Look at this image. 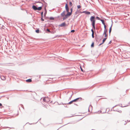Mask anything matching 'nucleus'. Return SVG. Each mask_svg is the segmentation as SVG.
I'll list each match as a JSON object with an SVG mask.
<instances>
[{
    "mask_svg": "<svg viewBox=\"0 0 130 130\" xmlns=\"http://www.w3.org/2000/svg\"><path fill=\"white\" fill-rule=\"evenodd\" d=\"M79 13H82V12H81V11H79Z\"/></svg>",
    "mask_w": 130,
    "mask_h": 130,
    "instance_id": "nucleus-43",
    "label": "nucleus"
},
{
    "mask_svg": "<svg viewBox=\"0 0 130 130\" xmlns=\"http://www.w3.org/2000/svg\"><path fill=\"white\" fill-rule=\"evenodd\" d=\"M81 6L80 5H78L77 6V7L78 9H79L81 7Z\"/></svg>",
    "mask_w": 130,
    "mask_h": 130,
    "instance_id": "nucleus-30",
    "label": "nucleus"
},
{
    "mask_svg": "<svg viewBox=\"0 0 130 130\" xmlns=\"http://www.w3.org/2000/svg\"><path fill=\"white\" fill-rule=\"evenodd\" d=\"M120 106L121 107H126V106Z\"/></svg>",
    "mask_w": 130,
    "mask_h": 130,
    "instance_id": "nucleus-46",
    "label": "nucleus"
},
{
    "mask_svg": "<svg viewBox=\"0 0 130 130\" xmlns=\"http://www.w3.org/2000/svg\"><path fill=\"white\" fill-rule=\"evenodd\" d=\"M80 69H81V71L83 72H84V71L83 70L82 68L81 67H80Z\"/></svg>",
    "mask_w": 130,
    "mask_h": 130,
    "instance_id": "nucleus-33",
    "label": "nucleus"
},
{
    "mask_svg": "<svg viewBox=\"0 0 130 130\" xmlns=\"http://www.w3.org/2000/svg\"><path fill=\"white\" fill-rule=\"evenodd\" d=\"M75 30H71V32H75Z\"/></svg>",
    "mask_w": 130,
    "mask_h": 130,
    "instance_id": "nucleus-32",
    "label": "nucleus"
},
{
    "mask_svg": "<svg viewBox=\"0 0 130 130\" xmlns=\"http://www.w3.org/2000/svg\"><path fill=\"white\" fill-rule=\"evenodd\" d=\"M44 100H45V99H43V101H44Z\"/></svg>",
    "mask_w": 130,
    "mask_h": 130,
    "instance_id": "nucleus-52",
    "label": "nucleus"
},
{
    "mask_svg": "<svg viewBox=\"0 0 130 130\" xmlns=\"http://www.w3.org/2000/svg\"><path fill=\"white\" fill-rule=\"evenodd\" d=\"M104 27V30L103 34L107 33V29H106V26H105V27Z\"/></svg>",
    "mask_w": 130,
    "mask_h": 130,
    "instance_id": "nucleus-11",
    "label": "nucleus"
},
{
    "mask_svg": "<svg viewBox=\"0 0 130 130\" xmlns=\"http://www.w3.org/2000/svg\"><path fill=\"white\" fill-rule=\"evenodd\" d=\"M41 119V118H40V119L39 120H38V121H37V122H38V121L39 120H40Z\"/></svg>",
    "mask_w": 130,
    "mask_h": 130,
    "instance_id": "nucleus-51",
    "label": "nucleus"
},
{
    "mask_svg": "<svg viewBox=\"0 0 130 130\" xmlns=\"http://www.w3.org/2000/svg\"><path fill=\"white\" fill-rule=\"evenodd\" d=\"M88 110L89 111V107L88 108Z\"/></svg>",
    "mask_w": 130,
    "mask_h": 130,
    "instance_id": "nucleus-57",
    "label": "nucleus"
},
{
    "mask_svg": "<svg viewBox=\"0 0 130 130\" xmlns=\"http://www.w3.org/2000/svg\"><path fill=\"white\" fill-rule=\"evenodd\" d=\"M100 21H101L102 24L104 25V27H105V26H106L105 23L104 21V20L101 19Z\"/></svg>",
    "mask_w": 130,
    "mask_h": 130,
    "instance_id": "nucleus-8",
    "label": "nucleus"
},
{
    "mask_svg": "<svg viewBox=\"0 0 130 130\" xmlns=\"http://www.w3.org/2000/svg\"><path fill=\"white\" fill-rule=\"evenodd\" d=\"M90 13L88 11H86V13H85L86 14H90Z\"/></svg>",
    "mask_w": 130,
    "mask_h": 130,
    "instance_id": "nucleus-15",
    "label": "nucleus"
},
{
    "mask_svg": "<svg viewBox=\"0 0 130 130\" xmlns=\"http://www.w3.org/2000/svg\"><path fill=\"white\" fill-rule=\"evenodd\" d=\"M61 17H64V16H65V15L64 13H62V12L61 13Z\"/></svg>",
    "mask_w": 130,
    "mask_h": 130,
    "instance_id": "nucleus-22",
    "label": "nucleus"
},
{
    "mask_svg": "<svg viewBox=\"0 0 130 130\" xmlns=\"http://www.w3.org/2000/svg\"><path fill=\"white\" fill-rule=\"evenodd\" d=\"M90 20L91 24L95 23L96 20L95 16H91L90 18Z\"/></svg>",
    "mask_w": 130,
    "mask_h": 130,
    "instance_id": "nucleus-2",
    "label": "nucleus"
},
{
    "mask_svg": "<svg viewBox=\"0 0 130 130\" xmlns=\"http://www.w3.org/2000/svg\"><path fill=\"white\" fill-rule=\"evenodd\" d=\"M127 121H128V122H130V121H128V120H127Z\"/></svg>",
    "mask_w": 130,
    "mask_h": 130,
    "instance_id": "nucleus-53",
    "label": "nucleus"
},
{
    "mask_svg": "<svg viewBox=\"0 0 130 130\" xmlns=\"http://www.w3.org/2000/svg\"><path fill=\"white\" fill-rule=\"evenodd\" d=\"M70 11H71V12H71V14H72V11H73V8H71V9H70Z\"/></svg>",
    "mask_w": 130,
    "mask_h": 130,
    "instance_id": "nucleus-29",
    "label": "nucleus"
},
{
    "mask_svg": "<svg viewBox=\"0 0 130 130\" xmlns=\"http://www.w3.org/2000/svg\"><path fill=\"white\" fill-rule=\"evenodd\" d=\"M91 32H92V33H94V31L93 29H92L91 30Z\"/></svg>",
    "mask_w": 130,
    "mask_h": 130,
    "instance_id": "nucleus-34",
    "label": "nucleus"
},
{
    "mask_svg": "<svg viewBox=\"0 0 130 130\" xmlns=\"http://www.w3.org/2000/svg\"><path fill=\"white\" fill-rule=\"evenodd\" d=\"M47 6V5H45V6H44V10L45 11H47L46 10V7Z\"/></svg>",
    "mask_w": 130,
    "mask_h": 130,
    "instance_id": "nucleus-25",
    "label": "nucleus"
},
{
    "mask_svg": "<svg viewBox=\"0 0 130 130\" xmlns=\"http://www.w3.org/2000/svg\"><path fill=\"white\" fill-rule=\"evenodd\" d=\"M47 13V11H45V12L44 14V16L45 17L46 16V15Z\"/></svg>",
    "mask_w": 130,
    "mask_h": 130,
    "instance_id": "nucleus-21",
    "label": "nucleus"
},
{
    "mask_svg": "<svg viewBox=\"0 0 130 130\" xmlns=\"http://www.w3.org/2000/svg\"><path fill=\"white\" fill-rule=\"evenodd\" d=\"M10 64V63H7V64Z\"/></svg>",
    "mask_w": 130,
    "mask_h": 130,
    "instance_id": "nucleus-55",
    "label": "nucleus"
},
{
    "mask_svg": "<svg viewBox=\"0 0 130 130\" xmlns=\"http://www.w3.org/2000/svg\"><path fill=\"white\" fill-rule=\"evenodd\" d=\"M91 25L92 26L93 28L95 30V23L91 24Z\"/></svg>",
    "mask_w": 130,
    "mask_h": 130,
    "instance_id": "nucleus-10",
    "label": "nucleus"
},
{
    "mask_svg": "<svg viewBox=\"0 0 130 130\" xmlns=\"http://www.w3.org/2000/svg\"><path fill=\"white\" fill-rule=\"evenodd\" d=\"M2 106V104L1 103H0V106Z\"/></svg>",
    "mask_w": 130,
    "mask_h": 130,
    "instance_id": "nucleus-45",
    "label": "nucleus"
},
{
    "mask_svg": "<svg viewBox=\"0 0 130 130\" xmlns=\"http://www.w3.org/2000/svg\"><path fill=\"white\" fill-rule=\"evenodd\" d=\"M111 41H110L109 42V44H110L111 43Z\"/></svg>",
    "mask_w": 130,
    "mask_h": 130,
    "instance_id": "nucleus-41",
    "label": "nucleus"
},
{
    "mask_svg": "<svg viewBox=\"0 0 130 130\" xmlns=\"http://www.w3.org/2000/svg\"><path fill=\"white\" fill-rule=\"evenodd\" d=\"M94 33H92V36L93 38H94Z\"/></svg>",
    "mask_w": 130,
    "mask_h": 130,
    "instance_id": "nucleus-27",
    "label": "nucleus"
},
{
    "mask_svg": "<svg viewBox=\"0 0 130 130\" xmlns=\"http://www.w3.org/2000/svg\"><path fill=\"white\" fill-rule=\"evenodd\" d=\"M107 39V38H105L103 39L102 42H103V43H104L105 42V41H106Z\"/></svg>",
    "mask_w": 130,
    "mask_h": 130,
    "instance_id": "nucleus-13",
    "label": "nucleus"
},
{
    "mask_svg": "<svg viewBox=\"0 0 130 130\" xmlns=\"http://www.w3.org/2000/svg\"><path fill=\"white\" fill-rule=\"evenodd\" d=\"M79 11L77 10L75 13V14H76L79 13Z\"/></svg>",
    "mask_w": 130,
    "mask_h": 130,
    "instance_id": "nucleus-17",
    "label": "nucleus"
},
{
    "mask_svg": "<svg viewBox=\"0 0 130 130\" xmlns=\"http://www.w3.org/2000/svg\"><path fill=\"white\" fill-rule=\"evenodd\" d=\"M58 36H58V35H56L55 37H54V38Z\"/></svg>",
    "mask_w": 130,
    "mask_h": 130,
    "instance_id": "nucleus-44",
    "label": "nucleus"
},
{
    "mask_svg": "<svg viewBox=\"0 0 130 130\" xmlns=\"http://www.w3.org/2000/svg\"><path fill=\"white\" fill-rule=\"evenodd\" d=\"M91 107L92 108V106H91V105H90V106H89V107Z\"/></svg>",
    "mask_w": 130,
    "mask_h": 130,
    "instance_id": "nucleus-47",
    "label": "nucleus"
},
{
    "mask_svg": "<svg viewBox=\"0 0 130 130\" xmlns=\"http://www.w3.org/2000/svg\"><path fill=\"white\" fill-rule=\"evenodd\" d=\"M66 24L64 22L60 25H59V26L61 27H63L66 26Z\"/></svg>",
    "mask_w": 130,
    "mask_h": 130,
    "instance_id": "nucleus-5",
    "label": "nucleus"
},
{
    "mask_svg": "<svg viewBox=\"0 0 130 130\" xmlns=\"http://www.w3.org/2000/svg\"><path fill=\"white\" fill-rule=\"evenodd\" d=\"M5 127V128H9L10 129L14 128H13V127Z\"/></svg>",
    "mask_w": 130,
    "mask_h": 130,
    "instance_id": "nucleus-31",
    "label": "nucleus"
},
{
    "mask_svg": "<svg viewBox=\"0 0 130 130\" xmlns=\"http://www.w3.org/2000/svg\"><path fill=\"white\" fill-rule=\"evenodd\" d=\"M69 5L70 6H71L72 5V4L71 2H69Z\"/></svg>",
    "mask_w": 130,
    "mask_h": 130,
    "instance_id": "nucleus-23",
    "label": "nucleus"
},
{
    "mask_svg": "<svg viewBox=\"0 0 130 130\" xmlns=\"http://www.w3.org/2000/svg\"><path fill=\"white\" fill-rule=\"evenodd\" d=\"M121 105H122V104H121Z\"/></svg>",
    "mask_w": 130,
    "mask_h": 130,
    "instance_id": "nucleus-60",
    "label": "nucleus"
},
{
    "mask_svg": "<svg viewBox=\"0 0 130 130\" xmlns=\"http://www.w3.org/2000/svg\"><path fill=\"white\" fill-rule=\"evenodd\" d=\"M7 66H10V65H7Z\"/></svg>",
    "mask_w": 130,
    "mask_h": 130,
    "instance_id": "nucleus-58",
    "label": "nucleus"
},
{
    "mask_svg": "<svg viewBox=\"0 0 130 130\" xmlns=\"http://www.w3.org/2000/svg\"><path fill=\"white\" fill-rule=\"evenodd\" d=\"M41 3L42 4H43L42 2H39V1H35V3Z\"/></svg>",
    "mask_w": 130,
    "mask_h": 130,
    "instance_id": "nucleus-20",
    "label": "nucleus"
},
{
    "mask_svg": "<svg viewBox=\"0 0 130 130\" xmlns=\"http://www.w3.org/2000/svg\"><path fill=\"white\" fill-rule=\"evenodd\" d=\"M72 95L70 97V98H69V99H70L71 98V97H72Z\"/></svg>",
    "mask_w": 130,
    "mask_h": 130,
    "instance_id": "nucleus-49",
    "label": "nucleus"
},
{
    "mask_svg": "<svg viewBox=\"0 0 130 130\" xmlns=\"http://www.w3.org/2000/svg\"><path fill=\"white\" fill-rule=\"evenodd\" d=\"M86 11H84L82 12V13H85Z\"/></svg>",
    "mask_w": 130,
    "mask_h": 130,
    "instance_id": "nucleus-38",
    "label": "nucleus"
},
{
    "mask_svg": "<svg viewBox=\"0 0 130 130\" xmlns=\"http://www.w3.org/2000/svg\"><path fill=\"white\" fill-rule=\"evenodd\" d=\"M65 8L67 12H69V9L68 7V5L67 4H66Z\"/></svg>",
    "mask_w": 130,
    "mask_h": 130,
    "instance_id": "nucleus-4",
    "label": "nucleus"
},
{
    "mask_svg": "<svg viewBox=\"0 0 130 130\" xmlns=\"http://www.w3.org/2000/svg\"><path fill=\"white\" fill-rule=\"evenodd\" d=\"M55 32V31H52V32H51V33H52V34H54Z\"/></svg>",
    "mask_w": 130,
    "mask_h": 130,
    "instance_id": "nucleus-36",
    "label": "nucleus"
},
{
    "mask_svg": "<svg viewBox=\"0 0 130 130\" xmlns=\"http://www.w3.org/2000/svg\"><path fill=\"white\" fill-rule=\"evenodd\" d=\"M41 1H42L44 3H46L45 2L44 0H41Z\"/></svg>",
    "mask_w": 130,
    "mask_h": 130,
    "instance_id": "nucleus-40",
    "label": "nucleus"
},
{
    "mask_svg": "<svg viewBox=\"0 0 130 130\" xmlns=\"http://www.w3.org/2000/svg\"><path fill=\"white\" fill-rule=\"evenodd\" d=\"M91 130H93V129H91Z\"/></svg>",
    "mask_w": 130,
    "mask_h": 130,
    "instance_id": "nucleus-62",
    "label": "nucleus"
},
{
    "mask_svg": "<svg viewBox=\"0 0 130 130\" xmlns=\"http://www.w3.org/2000/svg\"><path fill=\"white\" fill-rule=\"evenodd\" d=\"M67 12V13L65 15L64 17L63 18V20L67 19L68 17H69L72 14L71 12Z\"/></svg>",
    "mask_w": 130,
    "mask_h": 130,
    "instance_id": "nucleus-3",
    "label": "nucleus"
},
{
    "mask_svg": "<svg viewBox=\"0 0 130 130\" xmlns=\"http://www.w3.org/2000/svg\"><path fill=\"white\" fill-rule=\"evenodd\" d=\"M105 35L104 37H106H106L107 36V33L103 34V35Z\"/></svg>",
    "mask_w": 130,
    "mask_h": 130,
    "instance_id": "nucleus-26",
    "label": "nucleus"
},
{
    "mask_svg": "<svg viewBox=\"0 0 130 130\" xmlns=\"http://www.w3.org/2000/svg\"><path fill=\"white\" fill-rule=\"evenodd\" d=\"M48 32H47V33H50L51 32V31L50 30L48 29V28H47L46 29V30Z\"/></svg>",
    "mask_w": 130,
    "mask_h": 130,
    "instance_id": "nucleus-14",
    "label": "nucleus"
},
{
    "mask_svg": "<svg viewBox=\"0 0 130 130\" xmlns=\"http://www.w3.org/2000/svg\"><path fill=\"white\" fill-rule=\"evenodd\" d=\"M41 20L42 21H44V20L43 19V16H41Z\"/></svg>",
    "mask_w": 130,
    "mask_h": 130,
    "instance_id": "nucleus-28",
    "label": "nucleus"
},
{
    "mask_svg": "<svg viewBox=\"0 0 130 130\" xmlns=\"http://www.w3.org/2000/svg\"><path fill=\"white\" fill-rule=\"evenodd\" d=\"M101 96H97V97H101Z\"/></svg>",
    "mask_w": 130,
    "mask_h": 130,
    "instance_id": "nucleus-56",
    "label": "nucleus"
},
{
    "mask_svg": "<svg viewBox=\"0 0 130 130\" xmlns=\"http://www.w3.org/2000/svg\"><path fill=\"white\" fill-rule=\"evenodd\" d=\"M91 46V47H93L94 46V43L93 42L92 43Z\"/></svg>",
    "mask_w": 130,
    "mask_h": 130,
    "instance_id": "nucleus-19",
    "label": "nucleus"
},
{
    "mask_svg": "<svg viewBox=\"0 0 130 130\" xmlns=\"http://www.w3.org/2000/svg\"><path fill=\"white\" fill-rule=\"evenodd\" d=\"M112 24L111 26L109 28V36L110 35V33L111 31V29H112Z\"/></svg>",
    "mask_w": 130,
    "mask_h": 130,
    "instance_id": "nucleus-9",
    "label": "nucleus"
},
{
    "mask_svg": "<svg viewBox=\"0 0 130 130\" xmlns=\"http://www.w3.org/2000/svg\"><path fill=\"white\" fill-rule=\"evenodd\" d=\"M65 11H64L63 12H62V13H64V14H65Z\"/></svg>",
    "mask_w": 130,
    "mask_h": 130,
    "instance_id": "nucleus-42",
    "label": "nucleus"
},
{
    "mask_svg": "<svg viewBox=\"0 0 130 130\" xmlns=\"http://www.w3.org/2000/svg\"><path fill=\"white\" fill-rule=\"evenodd\" d=\"M43 6V4H42L41 6L37 8V10H38L39 11H40V10H41L42 9V7Z\"/></svg>",
    "mask_w": 130,
    "mask_h": 130,
    "instance_id": "nucleus-7",
    "label": "nucleus"
},
{
    "mask_svg": "<svg viewBox=\"0 0 130 130\" xmlns=\"http://www.w3.org/2000/svg\"><path fill=\"white\" fill-rule=\"evenodd\" d=\"M36 32L37 33H39V29H37L35 30Z\"/></svg>",
    "mask_w": 130,
    "mask_h": 130,
    "instance_id": "nucleus-16",
    "label": "nucleus"
},
{
    "mask_svg": "<svg viewBox=\"0 0 130 130\" xmlns=\"http://www.w3.org/2000/svg\"><path fill=\"white\" fill-rule=\"evenodd\" d=\"M26 81L27 82H30L32 81V80L31 79H28L26 80Z\"/></svg>",
    "mask_w": 130,
    "mask_h": 130,
    "instance_id": "nucleus-12",
    "label": "nucleus"
},
{
    "mask_svg": "<svg viewBox=\"0 0 130 130\" xmlns=\"http://www.w3.org/2000/svg\"><path fill=\"white\" fill-rule=\"evenodd\" d=\"M49 19L51 20H54V18L53 17H51L49 18Z\"/></svg>",
    "mask_w": 130,
    "mask_h": 130,
    "instance_id": "nucleus-18",
    "label": "nucleus"
},
{
    "mask_svg": "<svg viewBox=\"0 0 130 130\" xmlns=\"http://www.w3.org/2000/svg\"><path fill=\"white\" fill-rule=\"evenodd\" d=\"M82 99V98H77L75 99L70 102H69V103L67 104H63V103H62V104H72L73 102H77L78 101H79L81 100Z\"/></svg>",
    "mask_w": 130,
    "mask_h": 130,
    "instance_id": "nucleus-1",
    "label": "nucleus"
},
{
    "mask_svg": "<svg viewBox=\"0 0 130 130\" xmlns=\"http://www.w3.org/2000/svg\"><path fill=\"white\" fill-rule=\"evenodd\" d=\"M117 106V105H115V106H113L112 108H113L114 107H115L116 106Z\"/></svg>",
    "mask_w": 130,
    "mask_h": 130,
    "instance_id": "nucleus-48",
    "label": "nucleus"
},
{
    "mask_svg": "<svg viewBox=\"0 0 130 130\" xmlns=\"http://www.w3.org/2000/svg\"><path fill=\"white\" fill-rule=\"evenodd\" d=\"M75 104V105H77V104Z\"/></svg>",
    "mask_w": 130,
    "mask_h": 130,
    "instance_id": "nucleus-50",
    "label": "nucleus"
},
{
    "mask_svg": "<svg viewBox=\"0 0 130 130\" xmlns=\"http://www.w3.org/2000/svg\"><path fill=\"white\" fill-rule=\"evenodd\" d=\"M118 112H119L120 113H121L122 112V111L121 110H120L119 111H118Z\"/></svg>",
    "mask_w": 130,
    "mask_h": 130,
    "instance_id": "nucleus-39",
    "label": "nucleus"
},
{
    "mask_svg": "<svg viewBox=\"0 0 130 130\" xmlns=\"http://www.w3.org/2000/svg\"><path fill=\"white\" fill-rule=\"evenodd\" d=\"M103 42L102 43H100L99 45V46L101 45H102V44H103Z\"/></svg>",
    "mask_w": 130,
    "mask_h": 130,
    "instance_id": "nucleus-37",
    "label": "nucleus"
},
{
    "mask_svg": "<svg viewBox=\"0 0 130 130\" xmlns=\"http://www.w3.org/2000/svg\"><path fill=\"white\" fill-rule=\"evenodd\" d=\"M43 12H41V16H43Z\"/></svg>",
    "mask_w": 130,
    "mask_h": 130,
    "instance_id": "nucleus-35",
    "label": "nucleus"
},
{
    "mask_svg": "<svg viewBox=\"0 0 130 130\" xmlns=\"http://www.w3.org/2000/svg\"><path fill=\"white\" fill-rule=\"evenodd\" d=\"M96 39H97V38H96ZM96 41H97V39H96Z\"/></svg>",
    "mask_w": 130,
    "mask_h": 130,
    "instance_id": "nucleus-61",
    "label": "nucleus"
},
{
    "mask_svg": "<svg viewBox=\"0 0 130 130\" xmlns=\"http://www.w3.org/2000/svg\"><path fill=\"white\" fill-rule=\"evenodd\" d=\"M64 107H67V106H64Z\"/></svg>",
    "mask_w": 130,
    "mask_h": 130,
    "instance_id": "nucleus-54",
    "label": "nucleus"
},
{
    "mask_svg": "<svg viewBox=\"0 0 130 130\" xmlns=\"http://www.w3.org/2000/svg\"><path fill=\"white\" fill-rule=\"evenodd\" d=\"M121 105H122V104H121Z\"/></svg>",
    "mask_w": 130,
    "mask_h": 130,
    "instance_id": "nucleus-59",
    "label": "nucleus"
},
{
    "mask_svg": "<svg viewBox=\"0 0 130 130\" xmlns=\"http://www.w3.org/2000/svg\"><path fill=\"white\" fill-rule=\"evenodd\" d=\"M38 6L36 5V6L33 5L32 6V8L34 10L36 11V10H37V8L36 6Z\"/></svg>",
    "mask_w": 130,
    "mask_h": 130,
    "instance_id": "nucleus-6",
    "label": "nucleus"
},
{
    "mask_svg": "<svg viewBox=\"0 0 130 130\" xmlns=\"http://www.w3.org/2000/svg\"><path fill=\"white\" fill-rule=\"evenodd\" d=\"M96 19H97L98 20H100L101 19H100V18L98 17H96Z\"/></svg>",
    "mask_w": 130,
    "mask_h": 130,
    "instance_id": "nucleus-24",
    "label": "nucleus"
}]
</instances>
